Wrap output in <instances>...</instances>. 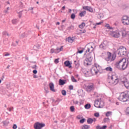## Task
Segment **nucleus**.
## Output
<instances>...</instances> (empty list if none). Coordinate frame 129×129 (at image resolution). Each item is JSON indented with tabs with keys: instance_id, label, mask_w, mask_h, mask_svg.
I'll list each match as a JSON object with an SVG mask.
<instances>
[{
	"instance_id": "09e8293b",
	"label": "nucleus",
	"mask_w": 129,
	"mask_h": 129,
	"mask_svg": "<svg viewBox=\"0 0 129 129\" xmlns=\"http://www.w3.org/2000/svg\"><path fill=\"white\" fill-rule=\"evenodd\" d=\"M83 50H79L78 51V53H79V54H82V53H83Z\"/></svg>"
},
{
	"instance_id": "603ef678",
	"label": "nucleus",
	"mask_w": 129,
	"mask_h": 129,
	"mask_svg": "<svg viewBox=\"0 0 129 129\" xmlns=\"http://www.w3.org/2000/svg\"><path fill=\"white\" fill-rule=\"evenodd\" d=\"M12 109H14V107L9 108H8V110H9V111H12Z\"/></svg>"
},
{
	"instance_id": "4be33fe9",
	"label": "nucleus",
	"mask_w": 129,
	"mask_h": 129,
	"mask_svg": "<svg viewBox=\"0 0 129 129\" xmlns=\"http://www.w3.org/2000/svg\"><path fill=\"white\" fill-rule=\"evenodd\" d=\"M66 84V80H63L62 79H59L58 81L59 85H64Z\"/></svg>"
},
{
	"instance_id": "a878e982",
	"label": "nucleus",
	"mask_w": 129,
	"mask_h": 129,
	"mask_svg": "<svg viewBox=\"0 0 129 129\" xmlns=\"http://www.w3.org/2000/svg\"><path fill=\"white\" fill-rule=\"evenodd\" d=\"M12 23L13 25H16L19 23V20L18 19H13L12 21Z\"/></svg>"
},
{
	"instance_id": "bf43d9fd",
	"label": "nucleus",
	"mask_w": 129,
	"mask_h": 129,
	"mask_svg": "<svg viewBox=\"0 0 129 129\" xmlns=\"http://www.w3.org/2000/svg\"><path fill=\"white\" fill-rule=\"evenodd\" d=\"M34 78H37V76H36L35 75H34L33 76Z\"/></svg>"
},
{
	"instance_id": "f3484780",
	"label": "nucleus",
	"mask_w": 129,
	"mask_h": 129,
	"mask_svg": "<svg viewBox=\"0 0 129 129\" xmlns=\"http://www.w3.org/2000/svg\"><path fill=\"white\" fill-rule=\"evenodd\" d=\"M74 40H75L74 37H69L66 39V41L69 43H73Z\"/></svg>"
},
{
	"instance_id": "a19ab883",
	"label": "nucleus",
	"mask_w": 129,
	"mask_h": 129,
	"mask_svg": "<svg viewBox=\"0 0 129 129\" xmlns=\"http://www.w3.org/2000/svg\"><path fill=\"white\" fill-rule=\"evenodd\" d=\"M50 53L51 54H53V53H55V49H54V48H51L50 49Z\"/></svg>"
},
{
	"instance_id": "dca6fc26",
	"label": "nucleus",
	"mask_w": 129,
	"mask_h": 129,
	"mask_svg": "<svg viewBox=\"0 0 129 129\" xmlns=\"http://www.w3.org/2000/svg\"><path fill=\"white\" fill-rule=\"evenodd\" d=\"M49 88L51 91H52L53 92H55L56 90L54 89V84H53V83H49Z\"/></svg>"
},
{
	"instance_id": "49530a36",
	"label": "nucleus",
	"mask_w": 129,
	"mask_h": 129,
	"mask_svg": "<svg viewBox=\"0 0 129 129\" xmlns=\"http://www.w3.org/2000/svg\"><path fill=\"white\" fill-rule=\"evenodd\" d=\"M73 86H72V85L70 86H69V90H73Z\"/></svg>"
},
{
	"instance_id": "4d7b16f0",
	"label": "nucleus",
	"mask_w": 129,
	"mask_h": 129,
	"mask_svg": "<svg viewBox=\"0 0 129 129\" xmlns=\"http://www.w3.org/2000/svg\"><path fill=\"white\" fill-rule=\"evenodd\" d=\"M73 11H74L76 14H77V10H73Z\"/></svg>"
},
{
	"instance_id": "774afa93",
	"label": "nucleus",
	"mask_w": 129,
	"mask_h": 129,
	"mask_svg": "<svg viewBox=\"0 0 129 129\" xmlns=\"http://www.w3.org/2000/svg\"><path fill=\"white\" fill-rule=\"evenodd\" d=\"M129 65V62H128V66Z\"/></svg>"
},
{
	"instance_id": "37998d69",
	"label": "nucleus",
	"mask_w": 129,
	"mask_h": 129,
	"mask_svg": "<svg viewBox=\"0 0 129 129\" xmlns=\"http://www.w3.org/2000/svg\"><path fill=\"white\" fill-rule=\"evenodd\" d=\"M103 22H100L99 23H97L95 24H94L95 26L98 25H101V24H102Z\"/></svg>"
},
{
	"instance_id": "393cba45",
	"label": "nucleus",
	"mask_w": 129,
	"mask_h": 129,
	"mask_svg": "<svg viewBox=\"0 0 129 129\" xmlns=\"http://www.w3.org/2000/svg\"><path fill=\"white\" fill-rule=\"evenodd\" d=\"M86 15V11H82L79 14L80 17H84Z\"/></svg>"
},
{
	"instance_id": "f257e3e1",
	"label": "nucleus",
	"mask_w": 129,
	"mask_h": 129,
	"mask_svg": "<svg viewBox=\"0 0 129 129\" xmlns=\"http://www.w3.org/2000/svg\"><path fill=\"white\" fill-rule=\"evenodd\" d=\"M84 73L86 77H89L92 75H97L98 76L99 74H101V73H102V68L98 64L95 63L91 69V72L86 71Z\"/></svg>"
},
{
	"instance_id": "0eeeda50",
	"label": "nucleus",
	"mask_w": 129,
	"mask_h": 129,
	"mask_svg": "<svg viewBox=\"0 0 129 129\" xmlns=\"http://www.w3.org/2000/svg\"><path fill=\"white\" fill-rule=\"evenodd\" d=\"M94 106L97 108H102L104 106V102L100 99H98L95 101Z\"/></svg>"
},
{
	"instance_id": "4c0bfd02",
	"label": "nucleus",
	"mask_w": 129,
	"mask_h": 129,
	"mask_svg": "<svg viewBox=\"0 0 129 129\" xmlns=\"http://www.w3.org/2000/svg\"><path fill=\"white\" fill-rule=\"evenodd\" d=\"M75 17H76V16H75V14H72L71 15V19H72L73 20H74V19H75Z\"/></svg>"
},
{
	"instance_id": "f704fd0d",
	"label": "nucleus",
	"mask_w": 129,
	"mask_h": 129,
	"mask_svg": "<svg viewBox=\"0 0 129 129\" xmlns=\"http://www.w3.org/2000/svg\"><path fill=\"white\" fill-rule=\"evenodd\" d=\"M70 110H71V111H72V112H73V111H74V110H75V108H74V106H71Z\"/></svg>"
},
{
	"instance_id": "69168bd1",
	"label": "nucleus",
	"mask_w": 129,
	"mask_h": 129,
	"mask_svg": "<svg viewBox=\"0 0 129 129\" xmlns=\"http://www.w3.org/2000/svg\"><path fill=\"white\" fill-rule=\"evenodd\" d=\"M16 43H17V45L19 44V42H18V41H16Z\"/></svg>"
},
{
	"instance_id": "4468645a",
	"label": "nucleus",
	"mask_w": 129,
	"mask_h": 129,
	"mask_svg": "<svg viewBox=\"0 0 129 129\" xmlns=\"http://www.w3.org/2000/svg\"><path fill=\"white\" fill-rule=\"evenodd\" d=\"M107 46H108V41L104 40L100 44V47L102 48V49H104V48H105V47H107Z\"/></svg>"
},
{
	"instance_id": "72a5a7b5",
	"label": "nucleus",
	"mask_w": 129,
	"mask_h": 129,
	"mask_svg": "<svg viewBox=\"0 0 129 129\" xmlns=\"http://www.w3.org/2000/svg\"><path fill=\"white\" fill-rule=\"evenodd\" d=\"M71 79H72V81L73 82H77V80H76V79H75V78H74V77L72 76L71 77Z\"/></svg>"
},
{
	"instance_id": "2eb2a0df",
	"label": "nucleus",
	"mask_w": 129,
	"mask_h": 129,
	"mask_svg": "<svg viewBox=\"0 0 129 129\" xmlns=\"http://www.w3.org/2000/svg\"><path fill=\"white\" fill-rule=\"evenodd\" d=\"M83 9L84 10H85V11H88V12H90V13H93V9L90 7L84 6L83 7Z\"/></svg>"
},
{
	"instance_id": "e433bc0d",
	"label": "nucleus",
	"mask_w": 129,
	"mask_h": 129,
	"mask_svg": "<svg viewBox=\"0 0 129 129\" xmlns=\"http://www.w3.org/2000/svg\"><path fill=\"white\" fill-rule=\"evenodd\" d=\"M104 122H109V118H105L104 119Z\"/></svg>"
},
{
	"instance_id": "0e129e2a",
	"label": "nucleus",
	"mask_w": 129,
	"mask_h": 129,
	"mask_svg": "<svg viewBox=\"0 0 129 129\" xmlns=\"http://www.w3.org/2000/svg\"><path fill=\"white\" fill-rule=\"evenodd\" d=\"M9 68H10V66H8L7 67V69H9Z\"/></svg>"
},
{
	"instance_id": "1a4fd4ad",
	"label": "nucleus",
	"mask_w": 129,
	"mask_h": 129,
	"mask_svg": "<svg viewBox=\"0 0 129 129\" xmlns=\"http://www.w3.org/2000/svg\"><path fill=\"white\" fill-rule=\"evenodd\" d=\"M121 22L124 26H129V17L126 16H123Z\"/></svg>"
},
{
	"instance_id": "338daca9",
	"label": "nucleus",
	"mask_w": 129,
	"mask_h": 129,
	"mask_svg": "<svg viewBox=\"0 0 129 129\" xmlns=\"http://www.w3.org/2000/svg\"><path fill=\"white\" fill-rule=\"evenodd\" d=\"M95 28H96V27L94 26V29H95Z\"/></svg>"
},
{
	"instance_id": "7c9ffc66",
	"label": "nucleus",
	"mask_w": 129,
	"mask_h": 129,
	"mask_svg": "<svg viewBox=\"0 0 129 129\" xmlns=\"http://www.w3.org/2000/svg\"><path fill=\"white\" fill-rule=\"evenodd\" d=\"M90 107H91L90 104H87L85 105V108H86V109H89Z\"/></svg>"
},
{
	"instance_id": "423d86ee",
	"label": "nucleus",
	"mask_w": 129,
	"mask_h": 129,
	"mask_svg": "<svg viewBox=\"0 0 129 129\" xmlns=\"http://www.w3.org/2000/svg\"><path fill=\"white\" fill-rule=\"evenodd\" d=\"M108 83L110 85H116L118 83V78L116 75H112L110 81Z\"/></svg>"
},
{
	"instance_id": "de8ad7c7",
	"label": "nucleus",
	"mask_w": 129,
	"mask_h": 129,
	"mask_svg": "<svg viewBox=\"0 0 129 129\" xmlns=\"http://www.w3.org/2000/svg\"><path fill=\"white\" fill-rule=\"evenodd\" d=\"M33 73L34 74H37L38 73V71H37V70H35L33 71Z\"/></svg>"
},
{
	"instance_id": "5fc2aeb1",
	"label": "nucleus",
	"mask_w": 129,
	"mask_h": 129,
	"mask_svg": "<svg viewBox=\"0 0 129 129\" xmlns=\"http://www.w3.org/2000/svg\"><path fill=\"white\" fill-rule=\"evenodd\" d=\"M33 69H36L37 68V65H34L33 67H32Z\"/></svg>"
},
{
	"instance_id": "58836bf2",
	"label": "nucleus",
	"mask_w": 129,
	"mask_h": 129,
	"mask_svg": "<svg viewBox=\"0 0 129 129\" xmlns=\"http://www.w3.org/2000/svg\"><path fill=\"white\" fill-rule=\"evenodd\" d=\"M94 116L96 117H99V113L97 112L94 114Z\"/></svg>"
},
{
	"instance_id": "c9c22d12",
	"label": "nucleus",
	"mask_w": 129,
	"mask_h": 129,
	"mask_svg": "<svg viewBox=\"0 0 129 129\" xmlns=\"http://www.w3.org/2000/svg\"><path fill=\"white\" fill-rule=\"evenodd\" d=\"M80 34H84L86 33V31L85 30H80Z\"/></svg>"
},
{
	"instance_id": "e2e57ef3",
	"label": "nucleus",
	"mask_w": 129,
	"mask_h": 129,
	"mask_svg": "<svg viewBox=\"0 0 129 129\" xmlns=\"http://www.w3.org/2000/svg\"><path fill=\"white\" fill-rule=\"evenodd\" d=\"M7 10H8V11H9L10 10V7H8Z\"/></svg>"
},
{
	"instance_id": "3c124183",
	"label": "nucleus",
	"mask_w": 129,
	"mask_h": 129,
	"mask_svg": "<svg viewBox=\"0 0 129 129\" xmlns=\"http://www.w3.org/2000/svg\"><path fill=\"white\" fill-rule=\"evenodd\" d=\"M13 128L16 129L17 128V125L16 124H14V125L13 126Z\"/></svg>"
},
{
	"instance_id": "a211bd4d",
	"label": "nucleus",
	"mask_w": 129,
	"mask_h": 129,
	"mask_svg": "<svg viewBox=\"0 0 129 129\" xmlns=\"http://www.w3.org/2000/svg\"><path fill=\"white\" fill-rule=\"evenodd\" d=\"M64 64L66 66V67H69V68H72V66H71V63H70V61L69 60H67L64 61Z\"/></svg>"
},
{
	"instance_id": "aec40b11",
	"label": "nucleus",
	"mask_w": 129,
	"mask_h": 129,
	"mask_svg": "<svg viewBox=\"0 0 129 129\" xmlns=\"http://www.w3.org/2000/svg\"><path fill=\"white\" fill-rule=\"evenodd\" d=\"M63 50V46H61L60 48L57 47L55 49V53L58 54V53H60L61 51Z\"/></svg>"
},
{
	"instance_id": "a18cd8bd",
	"label": "nucleus",
	"mask_w": 129,
	"mask_h": 129,
	"mask_svg": "<svg viewBox=\"0 0 129 129\" xmlns=\"http://www.w3.org/2000/svg\"><path fill=\"white\" fill-rule=\"evenodd\" d=\"M125 112L126 114H129V107L126 109Z\"/></svg>"
},
{
	"instance_id": "7ed1b4c3",
	"label": "nucleus",
	"mask_w": 129,
	"mask_h": 129,
	"mask_svg": "<svg viewBox=\"0 0 129 129\" xmlns=\"http://www.w3.org/2000/svg\"><path fill=\"white\" fill-rule=\"evenodd\" d=\"M118 100L122 102H126L129 100V91L125 93H121L118 98Z\"/></svg>"
},
{
	"instance_id": "ea45409f",
	"label": "nucleus",
	"mask_w": 129,
	"mask_h": 129,
	"mask_svg": "<svg viewBox=\"0 0 129 129\" xmlns=\"http://www.w3.org/2000/svg\"><path fill=\"white\" fill-rule=\"evenodd\" d=\"M61 93H62V95H64V96H65V95H66V91H65V90H62V91H61Z\"/></svg>"
},
{
	"instance_id": "bb28decb",
	"label": "nucleus",
	"mask_w": 129,
	"mask_h": 129,
	"mask_svg": "<svg viewBox=\"0 0 129 129\" xmlns=\"http://www.w3.org/2000/svg\"><path fill=\"white\" fill-rule=\"evenodd\" d=\"M105 27L108 29V30L112 29V27H110V25L108 24H106Z\"/></svg>"
},
{
	"instance_id": "473e14b6",
	"label": "nucleus",
	"mask_w": 129,
	"mask_h": 129,
	"mask_svg": "<svg viewBox=\"0 0 129 129\" xmlns=\"http://www.w3.org/2000/svg\"><path fill=\"white\" fill-rule=\"evenodd\" d=\"M3 36H10V34H9V33H8V32L7 31H4L3 32Z\"/></svg>"
},
{
	"instance_id": "052dcab7",
	"label": "nucleus",
	"mask_w": 129,
	"mask_h": 129,
	"mask_svg": "<svg viewBox=\"0 0 129 129\" xmlns=\"http://www.w3.org/2000/svg\"><path fill=\"white\" fill-rule=\"evenodd\" d=\"M69 13H71V12H72V10L71 9H69Z\"/></svg>"
},
{
	"instance_id": "680f3d73",
	"label": "nucleus",
	"mask_w": 129,
	"mask_h": 129,
	"mask_svg": "<svg viewBox=\"0 0 129 129\" xmlns=\"http://www.w3.org/2000/svg\"><path fill=\"white\" fill-rule=\"evenodd\" d=\"M56 25H60V23H59V22H57V23H56Z\"/></svg>"
},
{
	"instance_id": "6e6552de",
	"label": "nucleus",
	"mask_w": 129,
	"mask_h": 129,
	"mask_svg": "<svg viewBox=\"0 0 129 129\" xmlns=\"http://www.w3.org/2000/svg\"><path fill=\"white\" fill-rule=\"evenodd\" d=\"M117 52L119 56H123L126 54V48L121 46L117 49Z\"/></svg>"
},
{
	"instance_id": "cd10ccee",
	"label": "nucleus",
	"mask_w": 129,
	"mask_h": 129,
	"mask_svg": "<svg viewBox=\"0 0 129 129\" xmlns=\"http://www.w3.org/2000/svg\"><path fill=\"white\" fill-rule=\"evenodd\" d=\"M121 32L122 37H125V36H126V32L125 31V30H121Z\"/></svg>"
},
{
	"instance_id": "f8f14e48",
	"label": "nucleus",
	"mask_w": 129,
	"mask_h": 129,
	"mask_svg": "<svg viewBox=\"0 0 129 129\" xmlns=\"http://www.w3.org/2000/svg\"><path fill=\"white\" fill-rule=\"evenodd\" d=\"M121 81L122 82V83H123L125 87H126L127 89H129V83L127 82V79L124 77H123L121 79Z\"/></svg>"
},
{
	"instance_id": "8fccbe9b",
	"label": "nucleus",
	"mask_w": 129,
	"mask_h": 129,
	"mask_svg": "<svg viewBox=\"0 0 129 129\" xmlns=\"http://www.w3.org/2000/svg\"><path fill=\"white\" fill-rule=\"evenodd\" d=\"M19 18L21 19L22 18V13H19Z\"/></svg>"
},
{
	"instance_id": "20e7f679",
	"label": "nucleus",
	"mask_w": 129,
	"mask_h": 129,
	"mask_svg": "<svg viewBox=\"0 0 129 129\" xmlns=\"http://www.w3.org/2000/svg\"><path fill=\"white\" fill-rule=\"evenodd\" d=\"M107 56L105 57V60L107 61L112 62L115 60L116 54L115 53L112 54L111 52L107 51L106 52Z\"/></svg>"
},
{
	"instance_id": "2f4dec72",
	"label": "nucleus",
	"mask_w": 129,
	"mask_h": 129,
	"mask_svg": "<svg viewBox=\"0 0 129 129\" xmlns=\"http://www.w3.org/2000/svg\"><path fill=\"white\" fill-rule=\"evenodd\" d=\"M79 27L80 29H83V28L85 27V23L84 22H83L81 25L79 26Z\"/></svg>"
},
{
	"instance_id": "ddd939ff",
	"label": "nucleus",
	"mask_w": 129,
	"mask_h": 129,
	"mask_svg": "<svg viewBox=\"0 0 129 129\" xmlns=\"http://www.w3.org/2000/svg\"><path fill=\"white\" fill-rule=\"evenodd\" d=\"M44 126H45V123H42L39 122H36L34 125V128L35 129H42Z\"/></svg>"
},
{
	"instance_id": "39448f33",
	"label": "nucleus",
	"mask_w": 129,
	"mask_h": 129,
	"mask_svg": "<svg viewBox=\"0 0 129 129\" xmlns=\"http://www.w3.org/2000/svg\"><path fill=\"white\" fill-rule=\"evenodd\" d=\"M85 48L86 49L85 55H89L91 53H92L94 50V48H93V44L92 43L87 44Z\"/></svg>"
},
{
	"instance_id": "f03ea898",
	"label": "nucleus",
	"mask_w": 129,
	"mask_h": 129,
	"mask_svg": "<svg viewBox=\"0 0 129 129\" xmlns=\"http://www.w3.org/2000/svg\"><path fill=\"white\" fill-rule=\"evenodd\" d=\"M116 66L120 70H124L128 66V62H126V59L125 58H123L116 63Z\"/></svg>"
},
{
	"instance_id": "5701e85b",
	"label": "nucleus",
	"mask_w": 129,
	"mask_h": 129,
	"mask_svg": "<svg viewBox=\"0 0 129 129\" xmlns=\"http://www.w3.org/2000/svg\"><path fill=\"white\" fill-rule=\"evenodd\" d=\"M90 128V126L88 125H83L81 126V129H88Z\"/></svg>"
},
{
	"instance_id": "6ab92c4d",
	"label": "nucleus",
	"mask_w": 129,
	"mask_h": 129,
	"mask_svg": "<svg viewBox=\"0 0 129 129\" xmlns=\"http://www.w3.org/2000/svg\"><path fill=\"white\" fill-rule=\"evenodd\" d=\"M95 122L96 121V119L95 118H89L88 119H87V122L88 123H92L93 122Z\"/></svg>"
},
{
	"instance_id": "b1692460",
	"label": "nucleus",
	"mask_w": 129,
	"mask_h": 129,
	"mask_svg": "<svg viewBox=\"0 0 129 129\" xmlns=\"http://www.w3.org/2000/svg\"><path fill=\"white\" fill-rule=\"evenodd\" d=\"M107 127V126L106 125H104L103 126H100V125H98L96 127V129H106V128Z\"/></svg>"
},
{
	"instance_id": "9b49d317",
	"label": "nucleus",
	"mask_w": 129,
	"mask_h": 129,
	"mask_svg": "<svg viewBox=\"0 0 129 129\" xmlns=\"http://www.w3.org/2000/svg\"><path fill=\"white\" fill-rule=\"evenodd\" d=\"M86 90L88 92H91V91L94 90V84H93V83H89L88 85L86 88Z\"/></svg>"
},
{
	"instance_id": "79ce46f5",
	"label": "nucleus",
	"mask_w": 129,
	"mask_h": 129,
	"mask_svg": "<svg viewBox=\"0 0 129 129\" xmlns=\"http://www.w3.org/2000/svg\"><path fill=\"white\" fill-rule=\"evenodd\" d=\"M54 63L55 64H58V63H59V58L55 59L54 60Z\"/></svg>"
},
{
	"instance_id": "9d476101",
	"label": "nucleus",
	"mask_w": 129,
	"mask_h": 129,
	"mask_svg": "<svg viewBox=\"0 0 129 129\" xmlns=\"http://www.w3.org/2000/svg\"><path fill=\"white\" fill-rule=\"evenodd\" d=\"M92 57L90 56L89 58L87 57L84 60V64L85 66H90L91 65V62H92Z\"/></svg>"
},
{
	"instance_id": "6e6d98bb",
	"label": "nucleus",
	"mask_w": 129,
	"mask_h": 129,
	"mask_svg": "<svg viewBox=\"0 0 129 129\" xmlns=\"http://www.w3.org/2000/svg\"><path fill=\"white\" fill-rule=\"evenodd\" d=\"M5 56H10V53H7L5 54Z\"/></svg>"
},
{
	"instance_id": "864d4df0",
	"label": "nucleus",
	"mask_w": 129,
	"mask_h": 129,
	"mask_svg": "<svg viewBox=\"0 0 129 129\" xmlns=\"http://www.w3.org/2000/svg\"><path fill=\"white\" fill-rule=\"evenodd\" d=\"M74 104H78V101H74Z\"/></svg>"
},
{
	"instance_id": "c756f323",
	"label": "nucleus",
	"mask_w": 129,
	"mask_h": 129,
	"mask_svg": "<svg viewBox=\"0 0 129 129\" xmlns=\"http://www.w3.org/2000/svg\"><path fill=\"white\" fill-rule=\"evenodd\" d=\"M112 114V112L111 111H108L106 113L105 115L107 117L110 116Z\"/></svg>"
},
{
	"instance_id": "13d9d810",
	"label": "nucleus",
	"mask_w": 129,
	"mask_h": 129,
	"mask_svg": "<svg viewBox=\"0 0 129 129\" xmlns=\"http://www.w3.org/2000/svg\"><path fill=\"white\" fill-rule=\"evenodd\" d=\"M62 11H64V10H65V6L62 7Z\"/></svg>"
},
{
	"instance_id": "412c9836",
	"label": "nucleus",
	"mask_w": 129,
	"mask_h": 129,
	"mask_svg": "<svg viewBox=\"0 0 129 129\" xmlns=\"http://www.w3.org/2000/svg\"><path fill=\"white\" fill-rule=\"evenodd\" d=\"M112 37L114 38H119V36H120V34H119V32H114L113 34L112 35Z\"/></svg>"
},
{
	"instance_id": "c03bdc74",
	"label": "nucleus",
	"mask_w": 129,
	"mask_h": 129,
	"mask_svg": "<svg viewBox=\"0 0 129 129\" xmlns=\"http://www.w3.org/2000/svg\"><path fill=\"white\" fill-rule=\"evenodd\" d=\"M85 121V119H82L80 120V123H83Z\"/></svg>"
},
{
	"instance_id": "c85d7f7f",
	"label": "nucleus",
	"mask_w": 129,
	"mask_h": 129,
	"mask_svg": "<svg viewBox=\"0 0 129 129\" xmlns=\"http://www.w3.org/2000/svg\"><path fill=\"white\" fill-rule=\"evenodd\" d=\"M106 70V71H112V68L111 67H108L107 68H105V69Z\"/></svg>"
}]
</instances>
